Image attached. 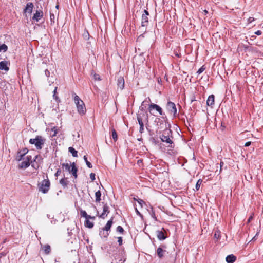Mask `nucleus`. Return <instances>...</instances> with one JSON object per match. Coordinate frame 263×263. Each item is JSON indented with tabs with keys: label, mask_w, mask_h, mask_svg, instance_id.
<instances>
[{
	"label": "nucleus",
	"mask_w": 263,
	"mask_h": 263,
	"mask_svg": "<svg viewBox=\"0 0 263 263\" xmlns=\"http://www.w3.org/2000/svg\"><path fill=\"white\" fill-rule=\"evenodd\" d=\"M137 120L140 125L139 132L142 133L144 130V122H148V114L144 112L138 113L137 114Z\"/></svg>",
	"instance_id": "nucleus-1"
},
{
	"label": "nucleus",
	"mask_w": 263,
	"mask_h": 263,
	"mask_svg": "<svg viewBox=\"0 0 263 263\" xmlns=\"http://www.w3.org/2000/svg\"><path fill=\"white\" fill-rule=\"evenodd\" d=\"M74 101L76 104L78 112L80 115H84L86 112V109L83 101L80 99L79 97L75 95L74 97Z\"/></svg>",
	"instance_id": "nucleus-2"
},
{
	"label": "nucleus",
	"mask_w": 263,
	"mask_h": 263,
	"mask_svg": "<svg viewBox=\"0 0 263 263\" xmlns=\"http://www.w3.org/2000/svg\"><path fill=\"white\" fill-rule=\"evenodd\" d=\"M45 141V139L39 136H36L34 139H30L29 140L30 143L34 144L36 148L39 149H42Z\"/></svg>",
	"instance_id": "nucleus-3"
},
{
	"label": "nucleus",
	"mask_w": 263,
	"mask_h": 263,
	"mask_svg": "<svg viewBox=\"0 0 263 263\" xmlns=\"http://www.w3.org/2000/svg\"><path fill=\"white\" fill-rule=\"evenodd\" d=\"M50 182L48 179H44L39 184V191L43 193H46L49 190Z\"/></svg>",
	"instance_id": "nucleus-4"
},
{
	"label": "nucleus",
	"mask_w": 263,
	"mask_h": 263,
	"mask_svg": "<svg viewBox=\"0 0 263 263\" xmlns=\"http://www.w3.org/2000/svg\"><path fill=\"white\" fill-rule=\"evenodd\" d=\"M171 133V131L170 129H165L164 130L162 135L160 136V138L162 141L166 142L167 143L172 144V141L170 138V135Z\"/></svg>",
	"instance_id": "nucleus-5"
},
{
	"label": "nucleus",
	"mask_w": 263,
	"mask_h": 263,
	"mask_svg": "<svg viewBox=\"0 0 263 263\" xmlns=\"http://www.w3.org/2000/svg\"><path fill=\"white\" fill-rule=\"evenodd\" d=\"M166 108L171 114L175 116L177 114V109L175 104L172 102H168L166 105Z\"/></svg>",
	"instance_id": "nucleus-6"
},
{
	"label": "nucleus",
	"mask_w": 263,
	"mask_h": 263,
	"mask_svg": "<svg viewBox=\"0 0 263 263\" xmlns=\"http://www.w3.org/2000/svg\"><path fill=\"white\" fill-rule=\"evenodd\" d=\"M112 224V220L111 219L109 220L106 223V226L104 228H103V234H102V232H100V235H104V237H107L108 235V233L107 232L110 229V227Z\"/></svg>",
	"instance_id": "nucleus-7"
},
{
	"label": "nucleus",
	"mask_w": 263,
	"mask_h": 263,
	"mask_svg": "<svg viewBox=\"0 0 263 263\" xmlns=\"http://www.w3.org/2000/svg\"><path fill=\"white\" fill-rule=\"evenodd\" d=\"M31 156H27L24 158V160L19 164V167L21 168H26L30 165Z\"/></svg>",
	"instance_id": "nucleus-8"
},
{
	"label": "nucleus",
	"mask_w": 263,
	"mask_h": 263,
	"mask_svg": "<svg viewBox=\"0 0 263 263\" xmlns=\"http://www.w3.org/2000/svg\"><path fill=\"white\" fill-rule=\"evenodd\" d=\"M149 14L147 11L144 10V13L142 15V19H141V24L142 26L145 27L148 24V16Z\"/></svg>",
	"instance_id": "nucleus-9"
},
{
	"label": "nucleus",
	"mask_w": 263,
	"mask_h": 263,
	"mask_svg": "<svg viewBox=\"0 0 263 263\" xmlns=\"http://www.w3.org/2000/svg\"><path fill=\"white\" fill-rule=\"evenodd\" d=\"M33 8V5L32 3H28L27 4L26 7L24 10V13L27 15V13L30 14L32 11V9Z\"/></svg>",
	"instance_id": "nucleus-10"
},
{
	"label": "nucleus",
	"mask_w": 263,
	"mask_h": 263,
	"mask_svg": "<svg viewBox=\"0 0 263 263\" xmlns=\"http://www.w3.org/2000/svg\"><path fill=\"white\" fill-rule=\"evenodd\" d=\"M153 109H155L157 111L159 112V113L160 115H162V110L161 108L157 104H152L149 105L148 109L150 112Z\"/></svg>",
	"instance_id": "nucleus-11"
},
{
	"label": "nucleus",
	"mask_w": 263,
	"mask_h": 263,
	"mask_svg": "<svg viewBox=\"0 0 263 263\" xmlns=\"http://www.w3.org/2000/svg\"><path fill=\"white\" fill-rule=\"evenodd\" d=\"M117 85H118V88H119L120 90H122L124 88V80L123 77H120L118 79Z\"/></svg>",
	"instance_id": "nucleus-12"
},
{
	"label": "nucleus",
	"mask_w": 263,
	"mask_h": 263,
	"mask_svg": "<svg viewBox=\"0 0 263 263\" xmlns=\"http://www.w3.org/2000/svg\"><path fill=\"white\" fill-rule=\"evenodd\" d=\"M59 130V128L56 126H54L53 127L51 128L50 130H48V132H49L50 136L53 138L57 136Z\"/></svg>",
	"instance_id": "nucleus-13"
},
{
	"label": "nucleus",
	"mask_w": 263,
	"mask_h": 263,
	"mask_svg": "<svg viewBox=\"0 0 263 263\" xmlns=\"http://www.w3.org/2000/svg\"><path fill=\"white\" fill-rule=\"evenodd\" d=\"M0 69L5 70V71H8L9 70L8 62L7 61H4L0 62Z\"/></svg>",
	"instance_id": "nucleus-14"
},
{
	"label": "nucleus",
	"mask_w": 263,
	"mask_h": 263,
	"mask_svg": "<svg viewBox=\"0 0 263 263\" xmlns=\"http://www.w3.org/2000/svg\"><path fill=\"white\" fill-rule=\"evenodd\" d=\"M236 259V257L231 254L227 256L226 260L228 263H233Z\"/></svg>",
	"instance_id": "nucleus-15"
},
{
	"label": "nucleus",
	"mask_w": 263,
	"mask_h": 263,
	"mask_svg": "<svg viewBox=\"0 0 263 263\" xmlns=\"http://www.w3.org/2000/svg\"><path fill=\"white\" fill-rule=\"evenodd\" d=\"M80 214L82 217H85L86 219H95V217L91 216L90 215H87L86 212L83 210H80Z\"/></svg>",
	"instance_id": "nucleus-16"
},
{
	"label": "nucleus",
	"mask_w": 263,
	"mask_h": 263,
	"mask_svg": "<svg viewBox=\"0 0 263 263\" xmlns=\"http://www.w3.org/2000/svg\"><path fill=\"white\" fill-rule=\"evenodd\" d=\"M206 104L208 106H212L214 104V96L213 95L208 97Z\"/></svg>",
	"instance_id": "nucleus-17"
},
{
	"label": "nucleus",
	"mask_w": 263,
	"mask_h": 263,
	"mask_svg": "<svg viewBox=\"0 0 263 263\" xmlns=\"http://www.w3.org/2000/svg\"><path fill=\"white\" fill-rule=\"evenodd\" d=\"M77 168L76 167L74 163H73L71 164V171L69 173H71L73 176L75 178L77 177Z\"/></svg>",
	"instance_id": "nucleus-18"
},
{
	"label": "nucleus",
	"mask_w": 263,
	"mask_h": 263,
	"mask_svg": "<svg viewBox=\"0 0 263 263\" xmlns=\"http://www.w3.org/2000/svg\"><path fill=\"white\" fill-rule=\"evenodd\" d=\"M42 17V12L36 11V13L34 14L32 18L36 21H39V20Z\"/></svg>",
	"instance_id": "nucleus-19"
},
{
	"label": "nucleus",
	"mask_w": 263,
	"mask_h": 263,
	"mask_svg": "<svg viewBox=\"0 0 263 263\" xmlns=\"http://www.w3.org/2000/svg\"><path fill=\"white\" fill-rule=\"evenodd\" d=\"M156 235L159 240H164L166 238V236L162 231H157L156 232Z\"/></svg>",
	"instance_id": "nucleus-20"
},
{
	"label": "nucleus",
	"mask_w": 263,
	"mask_h": 263,
	"mask_svg": "<svg viewBox=\"0 0 263 263\" xmlns=\"http://www.w3.org/2000/svg\"><path fill=\"white\" fill-rule=\"evenodd\" d=\"M166 251L159 247L157 250V253L159 257L162 258L164 256Z\"/></svg>",
	"instance_id": "nucleus-21"
},
{
	"label": "nucleus",
	"mask_w": 263,
	"mask_h": 263,
	"mask_svg": "<svg viewBox=\"0 0 263 263\" xmlns=\"http://www.w3.org/2000/svg\"><path fill=\"white\" fill-rule=\"evenodd\" d=\"M41 249L44 250L45 254H48L50 252L51 248L49 245H46L41 247Z\"/></svg>",
	"instance_id": "nucleus-22"
},
{
	"label": "nucleus",
	"mask_w": 263,
	"mask_h": 263,
	"mask_svg": "<svg viewBox=\"0 0 263 263\" xmlns=\"http://www.w3.org/2000/svg\"><path fill=\"white\" fill-rule=\"evenodd\" d=\"M109 213L108 211V208L107 205H104L103 207V211L102 214L101 215L100 217L103 219L105 218V216H106V213Z\"/></svg>",
	"instance_id": "nucleus-23"
},
{
	"label": "nucleus",
	"mask_w": 263,
	"mask_h": 263,
	"mask_svg": "<svg viewBox=\"0 0 263 263\" xmlns=\"http://www.w3.org/2000/svg\"><path fill=\"white\" fill-rule=\"evenodd\" d=\"M90 219H86L85 226L89 228H92L93 227V223L89 220Z\"/></svg>",
	"instance_id": "nucleus-24"
},
{
	"label": "nucleus",
	"mask_w": 263,
	"mask_h": 263,
	"mask_svg": "<svg viewBox=\"0 0 263 263\" xmlns=\"http://www.w3.org/2000/svg\"><path fill=\"white\" fill-rule=\"evenodd\" d=\"M62 167L63 169L70 172L71 170V165H69L68 163H63L62 164Z\"/></svg>",
	"instance_id": "nucleus-25"
},
{
	"label": "nucleus",
	"mask_w": 263,
	"mask_h": 263,
	"mask_svg": "<svg viewBox=\"0 0 263 263\" xmlns=\"http://www.w3.org/2000/svg\"><path fill=\"white\" fill-rule=\"evenodd\" d=\"M101 193L100 191H98L95 193L96 201L99 202L101 200Z\"/></svg>",
	"instance_id": "nucleus-26"
},
{
	"label": "nucleus",
	"mask_w": 263,
	"mask_h": 263,
	"mask_svg": "<svg viewBox=\"0 0 263 263\" xmlns=\"http://www.w3.org/2000/svg\"><path fill=\"white\" fill-rule=\"evenodd\" d=\"M69 152L71 153L73 157H77V151H76L72 147H69L68 148Z\"/></svg>",
	"instance_id": "nucleus-27"
},
{
	"label": "nucleus",
	"mask_w": 263,
	"mask_h": 263,
	"mask_svg": "<svg viewBox=\"0 0 263 263\" xmlns=\"http://www.w3.org/2000/svg\"><path fill=\"white\" fill-rule=\"evenodd\" d=\"M111 132L112 139L114 140L115 141H116L118 139L117 134L115 129H112Z\"/></svg>",
	"instance_id": "nucleus-28"
},
{
	"label": "nucleus",
	"mask_w": 263,
	"mask_h": 263,
	"mask_svg": "<svg viewBox=\"0 0 263 263\" xmlns=\"http://www.w3.org/2000/svg\"><path fill=\"white\" fill-rule=\"evenodd\" d=\"M24 156L21 153V152H19L17 154L16 157V159L19 161L22 160H24V158H23Z\"/></svg>",
	"instance_id": "nucleus-29"
},
{
	"label": "nucleus",
	"mask_w": 263,
	"mask_h": 263,
	"mask_svg": "<svg viewBox=\"0 0 263 263\" xmlns=\"http://www.w3.org/2000/svg\"><path fill=\"white\" fill-rule=\"evenodd\" d=\"M60 183L64 187H66L67 185V181L64 178L60 180Z\"/></svg>",
	"instance_id": "nucleus-30"
},
{
	"label": "nucleus",
	"mask_w": 263,
	"mask_h": 263,
	"mask_svg": "<svg viewBox=\"0 0 263 263\" xmlns=\"http://www.w3.org/2000/svg\"><path fill=\"white\" fill-rule=\"evenodd\" d=\"M57 87H55L54 89V91H53V97L54 98V99L58 102H59L60 101V100L58 98V97L57 96H56V92H57Z\"/></svg>",
	"instance_id": "nucleus-31"
},
{
	"label": "nucleus",
	"mask_w": 263,
	"mask_h": 263,
	"mask_svg": "<svg viewBox=\"0 0 263 263\" xmlns=\"http://www.w3.org/2000/svg\"><path fill=\"white\" fill-rule=\"evenodd\" d=\"M220 232L219 230L216 231L214 234V238L218 240L220 238Z\"/></svg>",
	"instance_id": "nucleus-32"
},
{
	"label": "nucleus",
	"mask_w": 263,
	"mask_h": 263,
	"mask_svg": "<svg viewBox=\"0 0 263 263\" xmlns=\"http://www.w3.org/2000/svg\"><path fill=\"white\" fill-rule=\"evenodd\" d=\"M84 159L87 165V166L89 167V168H92V166L91 165V164L90 163V162H89L88 160H87V157L86 156H84Z\"/></svg>",
	"instance_id": "nucleus-33"
},
{
	"label": "nucleus",
	"mask_w": 263,
	"mask_h": 263,
	"mask_svg": "<svg viewBox=\"0 0 263 263\" xmlns=\"http://www.w3.org/2000/svg\"><path fill=\"white\" fill-rule=\"evenodd\" d=\"M55 15H56L54 13H53V12L50 13V21L51 22H53V23L54 22Z\"/></svg>",
	"instance_id": "nucleus-34"
},
{
	"label": "nucleus",
	"mask_w": 263,
	"mask_h": 263,
	"mask_svg": "<svg viewBox=\"0 0 263 263\" xmlns=\"http://www.w3.org/2000/svg\"><path fill=\"white\" fill-rule=\"evenodd\" d=\"M7 46L5 44H2L0 46V52L2 51L5 52L7 50Z\"/></svg>",
	"instance_id": "nucleus-35"
},
{
	"label": "nucleus",
	"mask_w": 263,
	"mask_h": 263,
	"mask_svg": "<svg viewBox=\"0 0 263 263\" xmlns=\"http://www.w3.org/2000/svg\"><path fill=\"white\" fill-rule=\"evenodd\" d=\"M201 182H202V181L200 179L198 180V181L197 182L196 186H195L196 189L197 190H198L199 189L200 184H201Z\"/></svg>",
	"instance_id": "nucleus-36"
},
{
	"label": "nucleus",
	"mask_w": 263,
	"mask_h": 263,
	"mask_svg": "<svg viewBox=\"0 0 263 263\" xmlns=\"http://www.w3.org/2000/svg\"><path fill=\"white\" fill-rule=\"evenodd\" d=\"M117 231L120 233H123L124 231V230L122 227L118 226L117 228Z\"/></svg>",
	"instance_id": "nucleus-37"
},
{
	"label": "nucleus",
	"mask_w": 263,
	"mask_h": 263,
	"mask_svg": "<svg viewBox=\"0 0 263 263\" xmlns=\"http://www.w3.org/2000/svg\"><path fill=\"white\" fill-rule=\"evenodd\" d=\"M205 70L204 66H202L197 71L198 74L201 73Z\"/></svg>",
	"instance_id": "nucleus-38"
},
{
	"label": "nucleus",
	"mask_w": 263,
	"mask_h": 263,
	"mask_svg": "<svg viewBox=\"0 0 263 263\" xmlns=\"http://www.w3.org/2000/svg\"><path fill=\"white\" fill-rule=\"evenodd\" d=\"M93 78L95 80H100V76L97 74L95 73L93 75Z\"/></svg>",
	"instance_id": "nucleus-39"
},
{
	"label": "nucleus",
	"mask_w": 263,
	"mask_h": 263,
	"mask_svg": "<svg viewBox=\"0 0 263 263\" xmlns=\"http://www.w3.org/2000/svg\"><path fill=\"white\" fill-rule=\"evenodd\" d=\"M40 160H41V157H40V156H39V155H36V156H35V159H34V161H35V162H36H36H39V161H40Z\"/></svg>",
	"instance_id": "nucleus-40"
},
{
	"label": "nucleus",
	"mask_w": 263,
	"mask_h": 263,
	"mask_svg": "<svg viewBox=\"0 0 263 263\" xmlns=\"http://www.w3.org/2000/svg\"><path fill=\"white\" fill-rule=\"evenodd\" d=\"M90 177L92 181H94L95 180V174L91 173L90 174Z\"/></svg>",
	"instance_id": "nucleus-41"
},
{
	"label": "nucleus",
	"mask_w": 263,
	"mask_h": 263,
	"mask_svg": "<svg viewBox=\"0 0 263 263\" xmlns=\"http://www.w3.org/2000/svg\"><path fill=\"white\" fill-rule=\"evenodd\" d=\"M118 241L119 243V245H121L122 243V237H119L118 238Z\"/></svg>",
	"instance_id": "nucleus-42"
},
{
	"label": "nucleus",
	"mask_w": 263,
	"mask_h": 263,
	"mask_svg": "<svg viewBox=\"0 0 263 263\" xmlns=\"http://www.w3.org/2000/svg\"><path fill=\"white\" fill-rule=\"evenodd\" d=\"M50 12H53L55 15H58L59 14V11L57 9H53L50 11Z\"/></svg>",
	"instance_id": "nucleus-43"
},
{
	"label": "nucleus",
	"mask_w": 263,
	"mask_h": 263,
	"mask_svg": "<svg viewBox=\"0 0 263 263\" xmlns=\"http://www.w3.org/2000/svg\"><path fill=\"white\" fill-rule=\"evenodd\" d=\"M45 75L47 76V77H49V74H50V72L49 70H48L47 69H46L45 71Z\"/></svg>",
	"instance_id": "nucleus-44"
},
{
	"label": "nucleus",
	"mask_w": 263,
	"mask_h": 263,
	"mask_svg": "<svg viewBox=\"0 0 263 263\" xmlns=\"http://www.w3.org/2000/svg\"><path fill=\"white\" fill-rule=\"evenodd\" d=\"M61 170H59H59H58V171H57V172H56V173H55V175L56 176H58L60 175V174H61Z\"/></svg>",
	"instance_id": "nucleus-45"
},
{
	"label": "nucleus",
	"mask_w": 263,
	"mask_h": 263,
	"mask_svg": "<svg viewBox=\"0 0 263 263\" xmlns=\"http://www.w3.org/2000/svg\"><path fill=\"white\" fill-rule=\"evenodd\" d=\"M255 33L258 35H260L261 34L262 32L260 30H258L257 31L255 32Z\"/></svg>",
	"instance_id": "nucleus-46"
},
{
	"label": "nucleus",
	"mask_w": 263,
	"mask_h": 263,
	"mask_svg": "<svg viewBox=\"0 0 263 263\" xmlns=\"http://www.w3.org/2000/svg\"><path fill=\"white\" fill-rule=\"evenodd\" d=\"M254 20V18L253 17H249V19H248V22L249 23H251L252 22H253V21Z\"/></svg>",
	"instance_id": "nucleus-47"
},
{
	"label": "nucleus",
	"mask_w": 263,
	"mask_h": 263,
	"mask_svg": "<svg viewBox=\"0 0 263 263\" xmlns=\"http://www.w3.org/2000/svg\"><path fill=\"white\" fill-rule=\"evenodd\" d=\"M83 36H84V38L87 39V37L89 36V34H88V32H86V33H84Z\"/></svg>",
	"instance_id": "nucleus-48"
},
{
	"label": "nucleus",
	"mask_w": 263,
	"mask_h": 263,
	"mask_svg": "<svg viewBox=\"0 0 263 263\" xmlns=\"http://www.w3.org/2000/svg\"><path fill=\"white\" fill-rule=\"evenodd\" d=\"M27 152H28V150L27 149H24L22 154L24 156Z\"/></svg>",
	"instance_id": "nucleus-49"
},
{
	"label": "nucleus",
	"mask_w": 263,
	"mask_h": 263,
	"mask_svg": "<svg viewBox=\"0 0 263 263\" xmlns=\"http://www.w3.org/2000/svg\"><path fill=\"white\" fill-rule=\"evenodd\" d=\"M251 144V142H247L245 144V146H249Z\"/></svg>",
	"instance_id": "nucleus-50"
},
{
	"label": "nucleus",
	"mask_w": 263,
	"mask_h": 263,
	"mask_svg": "<svg viewBox=\"0 0 263 263\" xmlns=\"http://www.w3.org/2000/svg\"><path fill=\"white\" fill-rule=\"evenodd\" d=\"M138 203H139V204L140 205H141V206L142 205V203H144V201L142 200H141V199L138 200Z\"/></svg>",
	"instance_id": "nucleus-51"
},
{
	"label": "nucleus",
	"mask_w": 263,
	"mask_h": 263,
	"mask_svg": "<svg viewBox=\"0 0 263 263\" xmlns=\"http://www.w3.org/2000/svg\"><path fill=\"white\" fill-rule=\"evenodd\" d=\"M252 219V216H250V218H249V219H248V222H249L251 221V220Z\"/></svg>",
	"instance_id": "nucleus-52"
},
{
	"label": "nucleus",
	"mask_w": 263,
	"mask_h": 263,
	"mask_svg": "<svg viewBox=\"0 0 263 263\" xmlns=\"http://www.w3.org/2000/svg\"><path fill=\"white\" fill-rule=\"evenodd\" d=\"M59 9V5H57L55 8L54 9H57L58 10Z\"/></svg>",
	"instance_id": "nucleus-53"
},
{
	"label": "nucleus",
	"mask_w": 263,
	"mask_h": 263,
	"mask_svg": "<svg viewBox=\"0 0 263 263\" xmlns=\"http://www.w3.org/2000/svg\"><path fill=\"white\" fill-rule=\"evenodd\" d=\"M203 12L205 14L208 13V11L206 10H203Z\"/></svg>",
	"instance_id": "nucleus-54"
},
{
	"label": "nucleus",
	"mask_w": 263,
	"mask_h": 263,
	"mask_svg": "<svg viewBox=\"0 0 263 263\" xmlns=\"http://www.w3.org/2000/svg\"><path fill=\"white\" fill-rule=\"evenodd\" d=\"M223 165V162H221L220 163V168H221L222 166Z\"/></svg>",
	"instance_id": "nucleus-55"
},
{
	"label": "nucleus",
	"mask_w": 263,
	"mask_h": 263,
	"mask_svg": "<svg viewBox=\"0 0 263 263\" xmlns=\"http://www.w3.org/2000/svg\"><path fill=\"white\" fill-rule=\"evenodd\" d=\"M160 120V119L159 118H156L155 119V122H157V121H159Z\"/></svg>",
	"instance_id": "nucleus-56"
},
{
	"label": "nucleus",
	"mask_w": 263,
	"mask_h": 263,
	"mask_svg": "<svg viewBox=\"0 0 263 263\" xmlns=\"http://www.w3.org/2000/svg\"><path fill=\"white\" fill-rule=\"evenodd\" d=\"M4 255V254H3V253H0V258Z\"/></svg>",
	"instance_id": "nucleus-57"
},
{
	"label": "nucleus",
	"mask_w": 263,
	"mask_h": 263,
	"mask_svg": "<svg viewBox=\"0 0 263 263\" xmlns=\"http://www.w3.org/2000/svg\"><path fill=\"white\" fill-rule=\"evenodd\" d=\"M32 166H33V167H34V168H35V167H36L34 163H33V164H32Z\"/></svg>",
	"instance_id": "nucleus-58"
}]
</instances>
